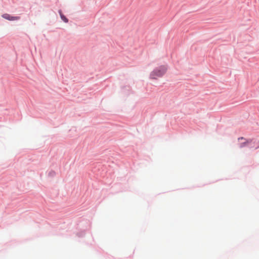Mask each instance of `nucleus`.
<instances>
[{"mask_svg": "<svg viewBox=\"0 0 259 259\" xmlns=\"http://www.w3.org/2000/svg\"><path fill=\"white\" fill-rule=\"evenodd\" d=\"M59 13H60V17L62 19V20L64 21L65 22L67 23L68 22V19L65 17V16H64L61 13V11L59 12Z\"/></svg>", "mask_w": 259, "mask_h": 259, "instance_id": "obj_3", "label": "nucleus"}, {"mask_svg": "<svg viewBox=\"0 0 259 259\" xmlns=\"http://www.w3.org/2000/svg\"><path fill=\"white\" fill-rule=\"evenodd\" d=\"M2 17L4 18H5L6 19H7L8 20H10V21H15V20H19L20 19L19 17H13V16H11L9 14H4L2 16Z\"/></svg>", "mask_w": 259, "mask_h": 259, "instance_id": "obj_2", "label": "nucleus"}, {"mask_svg": "<svg viewBox=\"0 0 259 259\" xmlns=\"http://www.w3.org/2000/svg\"><path fill=\"white\" fill-rule=\"evenodd\" d=\"M251 142V140H248L246 142L241 144L240 147H243L246 146L247 144L250 143Z\"/></svg>", "mask_w": 259, "mask_h": 259, "instance_id": "obj_4", "label": "nucleus"}, {"mask_svg": "<svg viewBox=\"0 0 259 259\" xmlns=\"http://www.w3.org/2000/svg\"><path fill=\"white\" fill-rule=\"evenodd\" d=\"M167 70L165 66H161L159 68L154 69L150 74V77L152 79H156L157 77L162 76Z\"/></svg>", "mask_w": 259, "mask_h": 259, "instance_id": "obj_1", "label": "nucleus"}, {"mask_svg": "<svg viewBox=\"0 0 259 259\" xmlns=\"http://www.w3.org/2000/svg\"><path fill=\"white\" fill-rule=\"evenodd\" d=\"M259 148V144H257V145L255 147V149H257Z\"/></svg>", "mask_w": 259, "mask_h": 259, "instance_id": "obj_5", "label": "nucleus"}]
</instances>
